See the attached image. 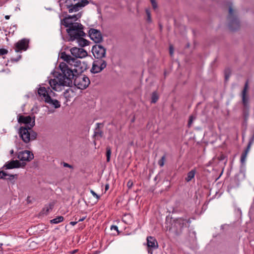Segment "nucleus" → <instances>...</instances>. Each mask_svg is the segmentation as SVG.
<instances>
[{"label":"nucleus","instance_id":"nucleus-1","mask_svg":"<svg viewBox=\"0 0 254 254\" xmlns=\"http://www.w3.org/2000/svg\"><path fill=\"white\" fill-rule=\"evenodd\" d=\"M62 73L55 71L54 76L58 79H51L49 81V84L52 89L56 91L62 90L63 86L71 87L72 83V79H74L77 75L74 72V68H70L64 62L61 63L59 66Z\"/></svg>","mask_w":254,"mask_h":254},{"label":"nucleus","instance_id":"nucleus-2","mask_svg":"<svg viewBox=\"0 0 254 254\" xmlns=\"http://www.w3.org/2000/svg\"><path fill=\"white\" fill-rule=\"evenodd\" d=\"M191 222V217L188 215L176 218L173 220L169 231L176 236H179L185 229L190 227Z\"/></svg>","mask_w":254,"mask_h":254},{"label":"nucleus","instance_id":"nucleus-3","mask_svg":"<svg viewBox=\"0 0 254 254\" xmlns=\"http://www.w3.org/2000/svg\"><path fill=\"white\" fill-rule=\"evenodd\" d=\"M64 25L68 28L66 32L69 36V41H73L80 37H85V33L83 31L84 26L80 23L72 22L65 23Z\"/></svg>","mask_w":254,"mask_h":254},{"label":"nucleus","instance_id":"nucleus-4","mask_svg":"<svg viewBox=\"0 0 254 254\" xmlns=\"http://www.w3.org/2000/svg\"><path fill=\"white\" fill-rule=\"evenodd\" d=\"M33 123L31 127H21L18 130L20 137L25 143H29L30 141L35 140L37 136V133L32 130L33 127L35 125V116H33Z\"/></svg>","mask_w":254,"mask_h":254},{"label":"nucleus","instance_id":"nucleus-5","mask_svg":"<svg viewBox=\"0 0 254 254\" xmlns=\"http://www.w3.org/2000/svg\"><path fill=\"white\" fill-rule=\"evenodd\" d=\"M248 89V80L245 84L243 90L242 91V100L244 108L243 109V116L245 122H247L249 116V97L247 94Z\"/></svg>","mask_w":254,"mask_h":254},{"label":"nucleus","instance_id":"nucleus-6","mask_svg":"<svg viewBox=\"0 0 254 254\" xmlns=\"http://www.w3.org/2000/svg\"><path fill=\"white\" fill-rule=\"evenodd\" d=\"M229 20L228 26L230 30L232 31L238 30L240 28V20L235 14V11L233 10L231 4L229 7V15L228 16Z\"/></svg>","mask_w":254,"mask_h":254},{"label":"nucleus","instance_id":"nucleus-7","mask_svg":"<svg viewBox=\"0 0 254 254\" xmlns=\"http://www.w3.org/2000/svg\"><path fill=\"white\" fill-rule=\"evenodd\" d=\"M89 78L85 75L81 74L77 75L74 79V84L80 89H86L90 84Z\"/></svg>","mask_w":254,"mask_h":254},{"label":"nucleus","instance_id":"nucleus-8","mask_svg":"<svg viewBox=\"0 0 254 254\" xmlns=\"http://www.w3.org/2000/svg\"><path fill=\"white\" fill-rule=\"evenodd\" d=\"M92 64L90 71L92 73H97L102 71L107 66V62L103 58L96 59Z\"/></svg>","mask_w":254,"mask_h":254},{"label":"nucleus","instance_id":"nucleus-9","mask_svg":"<svg viewBox=\"0 0 254 254\" xmlns=\"http://www.w3.org/2000/svg\"><path fill=\"white\" fill-rule=\"evenodd\" d=\"M91 51L95 59L103 58L106 56V49L101 45H94L92 47Z\"/></svg>","mask_w":254,"mask_h":254},{"label":"nucleus","instance_id":"nucleus-10","mask_svg":"<svg viewBox=\"0 0 254 254\" xmlns=\"http://www.w3.org/2000/svg\"><path fill=\"white\" fill-rule=\"evenodd\" d=\"M72 66L74 67V72H76L77 75L81 74V73L88 68L87 62H81L79 60L76 59H75V61L73 63Z\"/></svg>","mask_w":254,"mask_h":254},{"label":"nucleus","instance_id":"nucleus-11","mask_svg":"<svg viewBox=\"0 0 254 254\" xmlns=\"http://www.w3.org/2000/svg\"><path fill=\"white\" fill-rule=\"evenodd\" d=\"M89 36L95 43L98 44L103 41V36L100 30L90 28L88 31Z\"/></svg>","mask_w":254,"mask_h":254},{"label":"nucleus","instance_id":"nucleus-12","mask_svg":"<svg viewBox=\"0 0 254 254\" xmlns=\"http://www.w3.org/2000/svg\"><path fill=\"white\" fill-rule=\"evenodd\" d=\"M30 40L28 39L23 38L14 44V49L16 52L26 51L29 48Z\"/></svg>","mask_w":254,"mask_h":254},{"label":"nucleus","instance_id":"nucleus-13","mask_svg":"<svg viewBox=\"0 0 254 254\" xmlns=\"http://www.w3.org/2000/svg\"><path fill=\"white\" fill-rule=\"evenodd\" d=\"M240 184V180L239 179V175L236 174L234 177L230 179L227 184V191L231 192V191L237 188H238Z\"/></svg>","mask_w":254,"mask_h":254},{"label":"nucleus","instance_id":"nucleus-14","mask_svg":"<svg viewBox=\"0 0 254 254\" xmlns=\"http://www.w3.org/2000/svg\"><path fill=\"white\" fill-rule=\"evenodd\" d=\"M70 51L71 55L74 57V58L76 59L85 58L88 55L87 51L82 48L73 47Z\"/></svg>","mask_w":254,"mask_h":254},{"label":"nucleus","instance_id":"nucleus-15","mask_svg":"<svg viewBox=\"0 0 254 254\" xmlns=\"http://www.w3.org/2000/svg\"><path fill=\"white\" fill-rule=\"evenodd\" d=\"M17 158L21 161L29 162L34 158V155L29 150H24L18 153Z\"/></svg>","mask_w":254,"mask_h":254},{"label":"nucleus","instance_id":"nucleus-16","mask_svg":"<svg viewBox=\"0 0 254 254\" xmlns=\"http://www.w3.org/2000/svg\"><path fill=\"white\" fill-rule=\"evenodd\" d=\"M147 246L148 253H152L153 250L158 248V242L156 239L152 236H149L147 238Z\"/></svg>","mask_w":254,"mask_h":254},{"label":"nucleus","instance_id":"nucleus-17","mask_svg":"<svg viewBox=\"0 0 254 254\" xmlns=\"http://www.w3.org/2000/svg\"><path fill=\"white\" fill-rule=\"evenodd\" d=\"M33 117L30 116H24L21 114H19L17 116V121L21 124H24L26 125L25 127H31L32 123H33Z\"/></svg>","mask_w":254,"mask_h":254},{"label":"nucleus","instance_id":"nucleus-18","mask_svg":"<svg viewBox=\"0 0 254 254\" xmlns=\"http://www.w3.org/2000/svg\"><path fill=\"white\" fill-rule=\"evenodd\" d=\"M45 102L52 105L56 109L61 107L60 102L56 99H52L51 96H47V97L45 98Z\"/></svg>","mask_w":254,"mask_h":254},{"label":"nucleus","instance_id":"nucleus-19","mask_svg":"<svg viewBox=\"0 0 254 254\" xmlns=\"http://www.w3.org/2000/svg\"><path fill=\"white\" fill-rule=\"evenodd\" d=\"M61 58L64 60V61L72 65L75 59L71 57L70 55H67L65 52L61 53Z\"/></svg>","mask_w":254,"mask_h":254},{"label":"nucleus","instance_id":"nucleus-20","mask_svg":"<svg viewBox=\"0 0 254 254\" xmlns=\"http://www.w3.org/2000/svg\"><path fill=\"white\" fill-rule=\"evenodd\" d=\"M54 205V202H51L49 204L45 205L44 208L41 210L40 213L42 214H45L46 215H48L49 213V212L53 210Z\"/></svg>","mask_w":254,"mask_h":254},{"label":"nucleus","instance_id":"nucleus-21","mask_svg":"<svg viewBox=\"0 0 254 254\" xmlns=\"http://www.w3.org/2000/svg\"><path fill=\"white\" fill-rule=\"evenodd\" d=\"M79 5H78L77 3H75V4H73L72 3L69 4L68 2L67 3H66L65 6L68 9V12L69 13H72L73 12L78 11L79 10L80 7Z\"/></svg>","mask_w":254,"mask_h":254},{"label":"nucleus","instance_id":"nucleus-22","mask_svg":"<svg viewBox=\"0 0 254 254\" xmlns=\"http://www.w3.org/2000/svg\"><path fill=\"white\" fill-rule=\"evenodd\" d=\"M48 91L49 90H47L45 87H40L38 90V94L39 96L41 97L45 100L47 96H50Z\"/></svg>","mask_w":254,"mask_h":254},{"label":"nucleus","instance_id":"nucleus-23","mask_svg":"<svg viewBox=\"0 0 254 254\" xmlns=\"http://www.w3.org/2000/svg\"><path fill=\"white\" fill-rule=\"evenodd\" d=\"M196 173V169L194 168L187 173V177L185 178V181L189 182L194 178Z\"/></svg>","mask_w":254,"mask_h":254},{"label":"nucleus","instance_id":"nucleus-24","mask_svg":"<svg viewBox=\"0 0 254 254\" xmlns=\"http://www.w3.org/2000/svg\"><path fill=\"white\" fill-rule=\"evenodd\" d=\"M83 37H80L79 39H76L77 40L78 45L81 47L88 46L90 43V41L85 39H84Z\"/></svg>","mask_w":254,"mask_h":254},{"label":"nucleus","instance_id":"nucleus-25","mask_svg":"<svg viewBox=\"0 0 254 254\" xmlns=\"http://www.w3.org/2000/svg\"><path fill=\"white\" fill-rule=\"evenodd\" d=\"M64 14L66 15V16L64 18H63V19L61 20V24H63V25H64V24H65V23H69L68 21V20H69V19H74V20L75 19H76L75 14H74L72 15H67L66 12H64Z\"/></svg>","mask_w":254,"mask_h":254},{"label":"nucleus","instance_id":"nucleus-26","mask_svg":"<svg viewBox=\"0 0 254 254\" xmlns=\"http://www.w3.org/2000/svg\"><path fill=\"white\" fill-rule=\"evenodd\" d=\"M159 98V94L157 91H154L152 92L151 96V103H156Z\"/></svg>","mask_w":254,"mask_h":254},{"label":"nucleus","instance_id":"nucleus-27","mask_svg":"<svg viewBox=\"0 0 254 254\" xmlns=\"http://www.w3.org/2000/svg\"><path fill=\"white\" fill-rule=\"evenodd\" d=\"M64 219V218L63 216H59L56 217L55 218L50 220V223L51 224H57L63 222Z\"/></svg>","mask_w":254,"mask_h":254},{"label":"nucleus","instance_id":"nucleus-28","mask_svg":"<svg viewBox=\"0 0 254 254\" xmlns=\"http://www.w3.org/2000/svg\"><path fill=\"white\" fill-rule=\"evenodd\" d=\"M17 178V175H11L8 174V176L5 177V180L8 181L11 184H14L15 182V179Z\"/></svg>","mask_w":254,"mask_h":254},{"label":"nucleus","instance_id":"nucleus-29","mask_svg":"<svg viewBox=\"0 0 254 254\" xmlns=\"http://www.w3.org/2000/svg\"><path fill=\"white\" fill-rule=\"evenodd\" d=\"M250 148L247 147L245 149V151L243 152L241 156V162L242 165H244L245 163L246 158L248 154V152L249 151Z\"/></svg>","mask_w":254,"mask_h":254},{"label":"nucleus","instance_id":"nucleus-30","mask_svg":"<svg viewBox=\"0 0 254 254\" xmlns=\"http://www.w3.org/2000/svg\"><path fill=\"white\" fill-rule=\"evenodd\" d=\"M112 153L111 148L110 146H107L106 147V161L107 162H109L111 159V155Z\"/></svg>","mask_w":254,"mask_h":254},{"label":"nucleus","instance_id":"nucleus-31","mask_svg":"<svg viewBox=\"0 0 254 254\" xmlns=\"http://www.w3.org/2000/svg\"><path fill=\"white\" fill-rule=\"evenodd\" d=\"M13 161H11L10 162H7L4 166L3 168H5L6 169H11L15 168V166L13 164Z\"/></svg>","mask_w":254,"mask_h":254},{"label":"nucleus","instance_id":"nucleus-32","mask_svg":"<svg viewBox=\"0 0 254 254\" xmlns=\"http://www.w3.org/2000/svg\"><path fill=\"white\" fill-rule=\"evenodd\" d=\"M89 3L88 0H81L80 1L78 2L77 3L79 5L80 8L84 7Z\"/></svg>","mask_w":254,"mask_h":254},{"label":"nucleus","instance_id":"nucleus-33","mask_svg":"<svg viewBox=\"0 0 254 254\" xmlns=\"http://www.w3.org/2000/svg\"><path fill=\"white\" fill-rule=\"evenodd\" d=\"M231 70L230 68H228L225 69V80L227 81L228 80L230 75H231Z\"/></svg>","mask_w":254,"mask_h":254},{"label":"nucleus","instance_id":"nucleus-34","mask_svg":"<svg viewBox=\"0 0 254 254\" xmlns=\"http://www.w3.org/2000/svg\"><path fill=\"white\" fill-rule=\"evenodd\" d=\"M166 160V154H164L161 158L158 161V164L160 167H163L164 165L165 161Z\"/></svg>","mask_w":254,"mask_h":254},{"label":"nucleus","instance_id":"nucleus-35","mask_svg":"<svg viewBox=\"0 0 254 254\" xmlns=\"http://www.w3.org/2000/svg\"><path fill=\"white\" fill-rule=\"evenodd\" d=\"M145 12L147 15L146 21L150 23L152 21L150 12L149 10L147 9L145 10Z\"/></svg>","mask_w":254,"mask_h":254},{"label":"nucleus","instance_id":"nucleus-36","mask_svg":"<svg viewBox=\"0 0 254 254\" xmlns=\"http://www.w3.org/2000/svg\"><path fill=\"white\" fill-rule=\"evenodd\" d=\"M103 135V132L100 129H98L96 131H95L94 132V136H97L99 135L100 137H102Z\"/></svg>","mask_w":254,"mask_h":254},{"label":"nucleus","instance_id":"nucleus-37","mask_svg":"<svg viewBox=\"0 0 254 254\" xmlns=\"http://www.w3.org/2000/svg\"><path fill=\"white\" fill-rule=\"evenodd\" d=\"M8 176V173L4 171H0V179H4Z\"/></svg>","mask_w":254,"mask_h":254},{"label":"nucleus","instance_id":"nucleus-38","mask_svg":"<svg viewBox=\"0 0 254 254\" xmlns=\"http://www.w3.org/2000/svg\"><path fill=\"white\" fill-rule=\"evenodd\" d=\"M254 142V132L252 136L250 138L249 143H248V146L247 147H248V148H250L251 146L252 145V144Z\"/></svg>","mask_w":254,"mask_h":254},{"label":"nucleus","instance_id":"nucleus-39","mask_svg":"<svg viewBox=\"0 0 254 254\" xmlns=\"http://www.w3.org/2000/svg\"><path fill=\"white\" fill-rule=\"evenodd\" d=\"M14 163V166H15V168H20L21 166V163L18 160H13Z\"/></svg>","mask_w":254,"mask_h":254},{"label":"nucleus","instance_id":"nucleus-40","mask_svg":"<svg viewBox=\"0 0 254 254\" xmlns=\"http://www.w3.org/2000/svg\"><path fill=\"white\" fill-rule=\"evenodd\" d=\"M7 53H8L7 50H6L5 49H3V48L0 49V56L5 55L7 54Z\"/></svg>","mask_w":254,"mask_h":254},{"label":"nucleus","instance_id":"nucleus-41","mask_svg":"<svg viewBox=\"0 0 254 254\" xmlns=\"http://www.w3.org/2000/svg\"><path fill=\"white\" fill-rule=\"evenodd\" d=\"M21 58V55H19L17 58H11L10 59V61L12 63L17 62Z\"/></svg>","mask_w":254,"mask_h":254},{"label":"nucleus","instance_id":"nucleus-42","mask_svg":"<svg viewBox=\"0 0 254 254\" xmlns=\"http://www.w3.org/2000/svg\"><path fill=\"white\" fill-rule=\"evenodd\" d=\"M249 213L251 214H254V197L253 199V202L250 207V210H249Z\"/></svg>","mask_w":254,"mask_h":254},{"label":"nucleus","instance_id":"nucleus-43","mask_svg":"<svg viewBox=\"0 0 254 254\" xmlns=\"http://www.w3.org/2000/svg\"><path fill=\"white\" fill-rule=\"evenodd\" d=\"M127 187L128 189H130L132 187V186L133 185V182L131 180H129L127 182Z\"/></svg>","mask_w":254,"mask_h":254},{"label":"nucleus","instance_id":"nucleus-44","mask_svg":"<svg viewBox=\"0 0 254 254\" xmlns=\"http://www.w3.org/2000/svg\"><path fill=\"white\" fill-rule=\"evenodd\" d=\"M151 1V3L152 4V6L153 8V9H156L157 7V3L156 2L155 0H150Z\"/></svg>","mask_w":254,"mask_h":254},{"label":"nucleus","instance_id":"nucleus-45","mask_svg":"<svg viewBox=\"0 0 254 254\" xmlns=\"http://www.w3.org/2000/svg\"><path fill=\"white\" fill-rule=\"evenodd\" d=\"M111 230L116 231L117 232L118 234H119V233H120L119 229H118V227L116 225H112L111 226Z\"/></svg>","mask_w":254,"mask_h":254},{"label":"nucleus","instance_id":"nucleus-46","mask_svg":"<svg viewBox=\"0 0 254 254\" xmlns=\"http://www.w3.org/2000/svg\"><path fill=\"white\" fill-rule=\"evenodd\" d=\"M193 119V118L192 116H190L189 121H188V126L189 127H190V126L192 124Z\"/></svg>","mask_w":254,"mask_h":254},{"label":"nucleus","instance_id":"nucleus-47","mask_svg":"<svg viewBox=\"0 0 254 254\" xmlns=\"http://www.w3.org/2000/svg\"><path fill=\"white\" fill-rule=\"evenodd\" d=\"M90 192L91 193V194L94 196L97 199H99L100 198V196L98 195L94 190H90Z\"/></svg>","mask_w":254,"mask_h":254},{"label":"nucleus","instance_id":"nucleus-48","mask_svg":"<svg viewBox=\"0 0 254 254\" xmlns=\"http://www.w3.org/2000/svg\"><path fill=\"white\" fill-rule=\"evenodd\" d=\"M82 12H79V13H78L77 14H75V16H76V19H74V21H77L78 19H79V18H81V16H82Z\"/></svg>","mask_w":254,"mask_h":254},{"label":"nucleus","instance_id":"nucleus-49","mask_svg":"<svg viewBox=\"0 0 254 254\" xmlns=\"http://www.w3.org/2000/svg\"><path fill=\"white\" fill-rule=\"evenodd\" d=\"M169 53L170 55L172 56L174 53V48L172 46H170L169 47Z\"/></svg>","mask_w":254,"mask_h":254},{"label":"nucleus","instance_id":"nucleus-50","mask_svg":"<svg viewBox=\"0 0 254 254\" xmlns=\"http://www.w3.org/2000/svg\"><path fill=\"white\" fill-rule=\"evenodd\" d=\"M63 166L64 167H67V168H73V167L72 166H71V165L67 163H65V162H64L63 163Z\"/></svg>","mask_w":254,"mask_h":254},{"label":"nucleus","instance_id":"nucleus-51","mask_svg":"<svg viewBox=\"0 0 254 254\" xmlns=\"http://www.w3.org/2000/svg\"><path fill=\"white\" fill-rule=\"evenodd\" d=\"M77 222H78L77 221H71V222H70L69 224L72 226H74L77 223Z\"/></svg>","mask_w":254,"mask_h":254},{"label":"nucleus","instance_id":"nucleus-52","mask_svg":"<svg viewBox=\"0 0 254 254\" xmlns=\"http://www.w3.org/2000/svg\"><path fill=\"white\" fill-rule=\"evenodd\" d=\"M86 217V216H83V217H82V218H79V219L78 220V221H78V222H81V221H84V220L85 219Z\"/></svg>","mask_w":254,"mask_h":254},{"label":"nucleus","instance_id":"nucleus-53","mask_svg":"<svg viewBox=\"0 0 254 254\" xmlns=\"http://www.w3.org/2000/svg\"><path fill=\"white\" fill-rule=\"evenodd\" d=\"M109 189V184H106L105 185V191H107Z\"/></svg>","mask_w":254,"mask_h":254},{"label":"nucleus","instance_id":"nucleus-54","mask_svg":"<svg viewBox=\"0 0 254 254\" xmlns=\"http://www.w3.org/2000/svg\"><path fill=\"white\" fill-rule=\"evenodd\" d=\"M68 90H66L64 93H63V95L66 98V95L68 93Z\"/></svg>","mask_w":254,"mask_h":254},{"label":"nucleus","instance_id":"nucleus-55","mask_svg":"<svg viewBox=\"0 0 254 254\" xmlns=\"http://www.w3.org/2000/svg\"><path fill=\"white\" fill-rule=\"evenodd\" d=\"M101 125H102V124L97 123L96 124L97 127L96 128V130L99 129V128L100 127V126Z\"/></svg>","mask_w":254,"mask_h":254},{"label":"nucleus","instance_id":"nucleus-56","mask_svg":"<svg viewBox=\"0 0 254 254\" xmlns=\"http://www.w3.org/2000/svg\"><path fill=\"white\" fill-rule=\"evenodd\" d=\"M237 212L239 213L240 215H241V214H242V211H241V209H240V208H238L237 209Z\"/></svg>","mask_w":254,"mask_h":254},{"label":"nucleus","instance_id":"nucleus-57","mask_svg":"<svg viewBox=\"0 0 254 254\" xmlns=\"http://www.w3.org/2000/svg\"><path fill=\"white\" fill-rule=\"evenodd\" d=\"M77 252H78V250H74L73 251L71 252V254H74L76 253Z\"/></svg>","mask_w":254,"mask_h":254},{"label":"nucleus","instance_id":"nucleus-58","mask_svg":"<svg viewBox=\"0 0 254 254\" xmlns=\"http://www.w3.org/2000/svg\"><path fill=\"white\" fill-rule=\"evenodd\" d=\"M21 166L20 167L23 168L26 165V163L24 162L21 163Z\"/></svg>","mask_w":254,"mask_h":254},{"label":"nucleus","instance_id":"nucleus-59","mask_svg":"<svg viewBox=\"0 0 254 254\" xmlns=\"http://www.w3.org/2000/svg\"><path fill=\"white\" fill-rule=\"evenodd\" d=\"M5 18L6 19V20H8L10 18V15H6L5 16Z\"/></svg>","mask_w":254,"mask_h":254},{"label":"nucleus","instance_id":"nucleus-60","mask_svg":"<svg viewBox=\"0 0 254 254\" xmlns=\"http://www.w3.org/2000/svg\"><path fill=\"white\" fill-rule=\"evenodd\" d=\"M48 90H50V91H51V93H52L53 94V96H55V93L54 92H53L51 90V89L50 88V87H48Z\"/></svg>","mask_w":254,"mask_h":254},{"label":"nucleus","instance_id":"nucleus-61","mask_svg":"<svg viewBox=\"0 0 254 254\" xmlns=\"http://www.w3.org/2000/svg\"><path fill=\"white\" fill-rule=\"evenodd\" d=\"M14 151H13V150H11L10 151V153L11 154H12L13 153Z\"/></svg>","mask_w":254,"mask_h":254},{"label":"nucleus","instance_id":"nucleus-62","mask_svg":"<svg viewBox=\"0 0 254 254\" xmlns=\"http://www.w3.org/2000/svg\"><path fill=\"white\" fill-rule=\"evenodd\" d=\"M70 0H65V3H67Z\"/></svg>","mask_w":254,"mask_h":254},{"label":"nucleus","instance_id":"nucleus-63","mask_svg":"<svg viewBox=\"0 0 254 254\" xmlns=\"http://www.w3.org/2000/svg\"><path fill=\"white\" fill-rule=\"evenodd\" d=\"M75 221H78V219L76 217L75 218Z\"/></svg>","mask_w":254,"mask_h":254},{"label":"nucleus","instance_id":"nucleus-64","mask_svg":"<svg viewBox=\"0 0 254 254\" xmlns=\"http://www.w3.org/2000/svg\"><path fill=\"white\" fill-rule=\"evenodd\" d=\"M134 121V120H132L131 122H133Z\"/></svg>","mask_w":254,"mask_h":254}]
</instances>
